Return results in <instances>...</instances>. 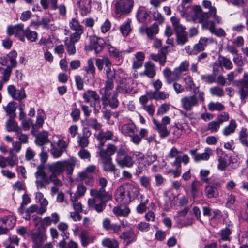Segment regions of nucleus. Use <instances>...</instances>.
<instances>
[{
	"mask_svg": "<svg viewBox=\"0 0 248 248\" xmlns=\"http://www.w3.org/2000/svg\"><path fill=\"white\" fill-rule=\"evenodd\" d=\"M59 246L60 248H78V245L77 243L73 241H70L67 243L64 238L59 243Z\"/></svg>",
	"mask_w": 248,
	"mask_h": 248,
	"instance_id": "nucleus-53",
	"label": "nucleus"
},
{
	"mask_svg": "<svg viewBox=\"0 0 248 248\" xmlns=\"http://www.w3.org/2000/svg\"><path fill=\"white\" fill-rule=\"evenodd\" d=\"M177 45H183L188 40V35L186 32L176 34Z\"/></svg>",
	"mask_w": 248,
	"mask_h": 248,
	"instance_id": "nucleus-57",
	"label": "nucleus"
},
{
	"mask_svg": "<svg viewBox=\"0 0 248 248\" xmlns=\"http://www.w3.org/2000/svg\"><path fill=\"white\" fill-rule=\"evenodd\" d=\"M7 91L9 94L16 100H21L26 97V94L23 88L17 89L14 85H11L8 86Z\"/></svg>",
	"mask_w": 248,
	"mask_h": 248,
	"instance_id": "nucleus-10",
	"label": "nucleus"
},
{
	"mask_svg": "<svg viewBox=\"0 0 248 248\" xmlns=\"http://www.w3.org/2000/svg\"><path fill=\"white\" fill-rule=\"evenodd\" d=\"M236 127V123L234 120H231L229 124L226 126L223 131V133L225 136L230 135L233 133Z\"/></svg>",
	"mask_w": 248,
	"mask_h": 248,
	"instance_id": "nucleus-46",
	"label": "nucleus"
},
{
	"mask_svg": "<svg viewBox=\"0 0 248 248\" xmlns=\"http://www.w3.org/2000/svg\"><path fill=\"white\" fill-rule=\"evenodd\" d=\"M89 40L92 46H112L109 39H104L95 35L90 36Z\"/></svg>",
	"mask_w": 248,
	"mask_h": 248,
	"instance_id": "nucleus-15",
	"label": "nucleus"
},
{
	"mask_svg": "<svg viewBox=\"0 0 248 248\" xmlns=\"http://www.w3.org/2000/svg\"><path fill=\"white\" fill-rule=\"evenodd\" d=\"M103 170L106 172H115L116 170L115 165L113 164L112 159L100 161Z\"/></svg>",
	"mask_w": 248,
	"mask_h": 248,
	"instance_id": "nucleus-33",
	"label": "nucleus"
},
{
	"mask_svg": "<svg viewBox=\"0 0 248 248\" xmlns=\"http://www.w3.org/2000/svg\"><path fill=\"white\" fill-rule=\"evenodd\" d=\"M116 162L117 164L121 168L124 167H131L133 166L134 161L130 156L125 155L124 157H118L116 158Z\"/></svg>",
	"mask_w": 248,
	"mask_h": 248,
	"instance_id": "nucleus-26",
	"label": "nucleus"
},
{
	"mask_svg": "<svg viewBox=\"0 0 248 248\" xmlns=\"http://www.w3.org/2000/svg\"><path fill=\"white\" fill-rule=\"evenodd\" d=\"M136 126L133 123L123 124L121 127V132L125 136H132L134 134Z\"/></svg>",
	"mask_w": 248,
	"mask_h": 248,
	"instance_id": "nucleus-28",
	"label": "nucleus"
},
{
	"mask_svg": "<svg viewBox=\"0 0 248 248\" xmlns=\"http://www.w3.org/2000/svg\"><path fill=\"white\" fill-rule=\"evenodd\" d=\"M96 148L97 149L96 154L99 157L100 161L112 159V155L116 152L117 150V147L111 143L108 144L106 148H104L103 143H98Z\"/></svg>",
	"mask_w": 248,
	"mask_h": 248,
	"instance_id": "nucleus-2",
	"label": "nucleus"
},
{
	"mask_svg": "<svg viewBox=\"0 0 248 248\" xmlns=\"http://www.w3.org/2000/svg\"><path fill=\"white\" fill-rule=\"evenodd\" d=\"M210 93L214 96L222 97L224 95V92L222 88L218 86H215L210 89Z\"/></svg>",
	"mask_w": 248,
	"mask_h": 248,
	"instance_id": "nucleus-59",
	"label": "nucleus"
},
{
	"mask_svg": "<svg viewBox=\"0 0 248 248\" xmlns=\"http://www.w3.org/2000/svg\"><path fill=\"white\" fill-rule=\"evenodd\" d=\"M231 233L232 230L229 227L221 229L218 233L220 236V238L218 239V242L221 243L222 241H230L231 240L230 235Z\"/></svg>",
	"mask_w": 248,
	"mask_h": 248,
	"instance_id": "nucleus-34",
	"label": "nucleus"
},
{
	"mask_svg": "<svg viewBox=\"0 0 248 248\" xmlns=\"http://www.w3.org/2000/svg\"><path fill=\"white\" fill-rule=\"evenodd\" d=\"M2 222L7 228L12 229L16 222V218L13 216H8L4 217L3 218L0 219V222Z\"/></svg>",
	"mask_w": 248,
	"mask_h": 248,
	"instance_id": "nucleus-30",
	"label": "nucleus"
},
{
	"mask_svg": "<svg viewBox=\"0 0 248 248\" xmlns=\"http://www.w3.org/2000/svg\"><path fill=\"white\" fill-rule=\"evenodd\" d=\"M145 32L149 38H152L154 34H157L159 32L158 24L156 22L153 23L150 27L145 29Z\"/></svg>",
	"mask_w": 248,
	"mask_h": 248,
	"instance_id": "nucleus-48",
	"label": "nucleus"
},
{
	"mask_svg": "<svg viewBox=\"0 0 248 248\" xmlns=\"http://www.w3.org/2000/svg\"><path fill=\"white\" fill-rule=\"evenodd\" d=\"M79 177L82 179L86 185H92L93 179L92 176H90L87 172H82L79 174Z\"/></svg>",
	"mask_w": 248,
	"mask_h": 248,
	"instance_id": "nucleus-55",
	"label": "nucleus"
},
{
	"mask_svg": "<svg viewBox=\"0 0 248 248\" xmlns=\"http://www.w3.org/2000/svg\"><path fill=\"white\" fill-rule=\"evenodd\" d=\"M202 184L200 181L197 180H194L191 183L190 186V195L193 200L196 198H201L203 195V193L200 189Z\"/></svg>",
	"mask_w": 248,
	"mask_h": 248,
	"instance_id": "nucleus-17",
	"label": "nucleus"
},
{
	"mask_svg": "<svg viewBox=\"0 0 248 248\" xmlns=\"http://www.w3.org/2000/svg\"><path fill=\"white\" fill-rule=\"evenodd\" d=\"M212 154V150L210 148H206L204 153L197 154L195 157V161L199 162L201 160H208Z\"/></svg>",
	"mask_w": 248,
	"mask_h": 248,
	"instance_id": "nucleus-36",
	"label": "nucleus"
},
{
	"mask_svg": "<svg viewBox=\"0 0 248 248\" xmlns=\"http://www.w3.org/2000/svg\"><path fill=\"white\" fill-rule=\"evenodd\" d=\"M131 23V20L128 18L126 22L124 23L120 26V31L124 36H127L131 31L130 27V24Z\"/></svg>",
	"mask_w": 248,
	"mask_h": 248,
	"instance_id": "nucleus-47",
	"label": "nucleus"
},
{
	"mask_svg": "<svg viewBox=\"0 0 248 248\" xmlns=\"http://www.w3.org/2000/svg\"><path fill=\"white\" fill-rule=\"evenodd\" d=\"M181 103L184 109L186 111H190L192 108L198 104V101L195 95L186 96L181 100Z\"/></svg>",
	"mask_w": 248,
	"mask_h": 248,
	"instance_id": "nucleus-11",
	"label": "nucleus"
},
{
	"mask_svg": "<svg viewBox=\"0 0 248 248\" xmlns=\"http://www.w3.org/2000/svg\"><path fill=\"white\" fill-rule=\"evenodd\" d=\"M145 70L143 72L140 73L141 76H146L149 78H153L156 75L155 67L151 62H147L145 65Z\"/></svg>",
	"mask_w": 248,
	"mask_h": 248,
	"instance_id": "nucleus-22",
	"label": "nucleus"
},
{
	"mask_svg": "<svg viewBox=\"0 0 248 248\" xmlns=\"http://www.w3.org/2000/svg\"><path fill=\"white\" fill-rule=\"evenodd\" d=\"M163 74L166 81L169 84L178 80L181 78V76L177 72V70L175 69L173 71H171L170 68H166L163 70Z\"/></svg>",
	"mask_w": 248,
	"mask_h": 248,
	"instance_id": "nucleus-14",
	"label": "nucleus"
},
{
	"mask_svg": "<svg viewBox=\"0 0 248 248\" xmlns=\"http://www.w3.org/2000/svg\"><path fill=\"white\" fill-rule=\"evenodd\" d=\"M201 78L205 83L212 84L216 81V77L212 74L202 75Z\"/></svg>",
	"mask_w": 248,
	"mask_h": 248,
	"instance_id": "nucleus-64",
	"label": "nucleus"
},
{
	"mask_svg": "<svg viewBox=\"0 0 248 248\" xmlns=\"http://www.w3.org/2000/svg\"><path fill=\"white\" fill-rule=\"evenodd\" d=\"M87 125L91 127L93 129L97 131L100 130L102 127L101 124L98 122L97 119L95 118H90L86 119Z\"/></svg>",
	"mask_w": 248,
	"mask_h": 248,
	"instance_id": "nucleus-44",
	"label": "nucleus"
},
{
	"mask_svg": "<svg viewBox=\"0 0 248 248\" xmlns=\"http://www.w3.org/2000/svg\"><path fill=\"white\" fill-rule=\"evenodd\" d=\"M58 0H41L40 3L44 10L49 8L52 10L57 9Z\"/></svg>",
	"mask_w": 248,
	"mask_h": 248,
	"instance_id": "nucleus-31",
	"label": "nucleus"
},
{
	"mask_svg": "<svg viewBox=\"0 0 248 248\" xmlns=\"http://www.w3.org/2000/svg\"><path fill=\"white\" fill-rule=\"evenodd\" d=\"M107 80L105 82V86L104 88L105 93H110V91L112 90L114 88V79L115 78L114 74L109 75L108 76Z\"/></svg>",
	"mask_w": 248,
	"mask_h": 248,
	"instance_id": "nucleus-38",
	"label": "nucleus"
},
{
	"mask_svg": "<svg viewBox=\"0 0 248 248\" xmlns=\"http://www.w3.org/2000/svg\"><path fill=\"white\" fill-rule=\"evenodd\" d=\"M59 175L60 174H56L52 173L49 176H47V179L48 181V183H46V182L43 183L44 188H45L46 185L49 184L51 182H53L56 186H62V182L57 177V176Z\"/></svg>",
	"mask_w": 248,
	"mask_h": 248,
	"instance_id": "nucleus-45",
	"label": "nucleus"
},
{
	"mask_svg": "<svg viewBox=\"0 0 248 248\" xmlns=\"http://www.w3.org/2000/svg\"><path fill=\"white\" fill-rule=\"evenodd\" d=\"M31 238L36 246H39L47 238L46 231L44 230V229L39 227L31 233Z\"/></svg>",
	"mask_w": 248,
	"mask_h": 248,
	"instance_id": "nucleus-12",
	"label": "nucleus"
},
{
	"mask_svg": "<svg viewBox=\"0 0 248 248\" xmlns=\"http://www.w3.org/2000/svg\"><path fill=\"white\" fill-rule=\"evenodd\" d=\"M34 220L35 222H41L40 226L39 227L42 229H44L45 231H46V227L50 225L51 222H52V219H51L50 217H46L42 220L41 217L35 216L34 218ZM35 226H37V223L35 222Z\"/></svg>",
	"mask_w": 248,
	"mask_h": 248,
	"instance_id": "nucleus-35",
	"label": "nucleus"
},
{
	"mask_svg": "<svg viewBox=\"0 0 248 248\" xmlns=\"http://www.w3.org/2000/svg\"><path fill=\"white\" fill-rule=\"evenodd\" d=\"M216 151L217 154L219 155L218 159L219 164L217 165V168L221 170H224L228 166V156L221 149H217Z\"/></svg>",
	"mask_w": 248,
	"mask_h": 248,
	"instance_id": "nucleus-20",
	"label": "nucleus"
},
{
	"mask_svg": "<svg viewBox=\"0 0 248 248\" xmlns=\"http://www.w3.org/2000/svg\"><path fill=\"white\" fill-rule=\"evenodd\" d=\"M96 138L99 141V143H103V144H105L107 140H113L115 141L118 140L117 138L114 136V132L108 130L105 132H104L102 130H100L98 134L96 135Z\"/></svg>",
	"mask_w": 248,
	"mask_h": 248,
	"instance_id": "nucleus-13",
	"label": "nucleus"
},
{
	"mask_svg": "<svg viewBox=\"0 0 248 248\" xmlns=\"http://www.w3.org/2000/svg\"><path fill=\"white\" fill-rule=\"evenodd\" d=\"M35 137L34 142L35 144L39 146H42V149L44 150V145L50 142L48 139V133L46 131H42L40 132L35 131L34 133H31Z\"/></svg>",
	"mask_w": 248,
	"mask_h": 248,
	"instance_id": "nucleus-8",
	"label": "nucleus"
},
{
	"mask_svg": "<svg viewBox=\"0 0 248 248\" xmlns=\"http://www.w3.org/2000/svg\"><path fill=\"white\" fill-rule=\"evenodd\" d=\"M208 108L212 111L214 110L221 111L224 109V106L220 103L211 102L208 104Z\"/></svg>",
	"mask_w": 248,
	"mask_h": 248,
	"instance_id": "nucleus-62",
	"label": "nucleus"
},
{
	"mask_svg": "<svg viewBox=\"0 0 248 248\" xmlns=\"http://www.w3.org/2000/svg\"><path fill=\"white\" fill-rule=\"evenodd\" d=\"M207 25V29H209L212 33H215L217 36L222 37L226 35L225 32L223 29H215V22L213 21L211 24Z\"/></svg>",
	"mask_w": 248,
	"mask_h": 248,
	"instance_id": "nucleus-41",
	"label": "nucleus"
},
{
	"mask_svg": "<svg viewBox=\"0 0 248 248\" xmlns=\"http://www.w3.org/2000/svg\"><path fill=\"white\" fill-rule=\"evenodd\" d=\"M65 148V146L64 142H63V145L61 147L54 148L51 152L53 157L58 158L60 157L63 153Z\"/></svg>",
	"mask_w": 248,
	"mask_h": 248,
	"instance_id": "nucleus-63",
	"label": "nucleus"
},
{
	"mask_svg": "<svg viewBox=\"0 0 248 248\" xmlns=\"http://www.w3.org/2000/svg\"><path fill=\"white\" fill-rule=\"evenodd\" d=\"M109 53L111 57L115 58L116 60H119L121 58H122L124 53L122 51H120L116 47H109Z\"/></svg>",
	"mask_w": 248,
	"mask_h": 248,
	"instance_id": "nucleus-54",
	"label": "nucleus"
},
{
	"mask_svg": "<svg viewBox=\"0 0 248 248\" xmlns=\"http://www.w3.org/2000/svg\"><path fill=\"white\" fill-rule=\"evenodd\" d=\"M205 194L208 198H217L218 192L216 187L208 186L205 188Z\"/></svg>",
	"mask_w": 248,
	"mask_h": 248,
	"instance_id": "nucleus-42",
	"label": "nucleus"
},
{
	"mask_svg": "<svg viewBox=\"0 0 248 248\" xmlns=\"http://www.w3.org/2000/svg\"><path fill=\"white\" fill-rule=\"evenodd\" d=\"M45 113L42 109H38L37 111V115L35 123L32 124L31 132L34 133L35 131H38L39 129L42 127L44 123Z\"/></svg>",
	"mask_w": 248,
	"mask_h": 248,
	"instance_id": "nucleus-23",
	"label": "nucleus"
},
{
	"mask_svg": "<svg viewBox=\"0 0 248 248\" xmlns=\"http://www.w3.org/2000/svg\"><path fill=\"white\" fill-rule=\"evenodd\" d=\"M24 38L26 37L28 40L34 42L37 38V33L36 31L26 30L24 31Z\"/></svg>",
	"mask_w": 248,
	"mask_h": 248,
	"instance_id": "nucleus-58",
	"label": "nucleus"
},
{
	"mask_svg": "<svg viewBox=\"0 0 248 248\" xmlns=\"http://www.w3.org/2000/svg\"><path fill=\"white\" fill-rule=\"evenodd\" d=\"M24 25L22 23L17 24L14 26H8L7 28L6 33L8 36L14 34L15 37L19 38L21 41H25Z\"/></svg>",
	"mask_w": 248,
	"mask_h": 248,
	"instance_id": "nucleus-7",
	"label": "nucleus"
},
{
	"mask_svg": "<svg viewBox=\"0 0 248 248\" xmlns=\"http://www.w3.org/2000/svg\"><path fill=\"white\" fill-rule=\"evenodd\" d=\"M45 166L44 164H40L37 167V171L34 175L36 178L35 184L37 189H42L44 188L43 183H48L47 179V174L45 172Z\"/></svg>",
	"mask_w": 248,
	"mask_h": 248,
	"instance_id": "nucleus-6",
	"label": "nucleus"
},
{
	"mask_svg": "<svg viewBox=\"0 0 248 248\" xmlns=\"http://www.w3.org/2000/svg\"><path fill=\"white\" fill-rule=\"evenodd\" d=\"M119 238L126 242V245H128L136 240V236L134 230L130 229L123 232L119 236Z\"/></svg>",
	"mask_w": 248,
	"mask_h": 248,
	"instance_id": "nucleus-24",
	"label": "nucleus"
},
{
	"mask_svg": "<svg viewBox=\"0 0 248 248\" xmlns=\"http://www.w3.org/2000/svg\"><path fill=\"white\" fill-rule=\"evenodd\" d=\"M47 167L49 171L53 173L60 174L63 171V161H57L53 163L48 164Z\"/></svg>",
	"mask_w": 248,
	"mask_h": 248,
	"instance_id": "nucleus-25",
	"label": "nucleus"
},
{
	"mask_svg": "<svg viewBox=\"0 0 248 248\" xmlns=\"http://www.w3.org/2000/svg\"><path fill=\"white\" fill-rule=\"evenodd\" d=\"M17 103L15 102H11L8 104L4 108L7 114L10 117H15L16 116V110L17 108Z\"/></svg>",
	"mask_w": 248,
	"mask_h": 248,
	"instance_id": "nucleus-40",
	"label": "nucleus"
},
{
	"mask_svg": "<svg viewBox=\"0 0 248 248\" xmlns=\"http://www.w3.org/2000/svg\"><path fill=\"white\" fill-rule=\"evenodd\" d=\"M136 17L138 20L141 23H146L147 21H150V15L143 7L139 8Z\"/></svg>",
	"mask_w": 248,
	"mask_h": 248,
	"instance_id": "nucleus-27",
	"label": "nucleus"
},
{
	"mask_svg": "<svg viewBox=\"0 0 248 248\" xmlns=\"http://www.w3.org/2000/svg\"><path fill=\"white\" fill-rule=\"evenodd\" d=\"M90 195L93 197V198L98 199L100 201L106 203L112 199V195L106 192L105 189H91Z\"/></svg>",
	"mask_w": 248,
	"mask_h": 248,
	"instance_id": "nucleus-9",
	"label": "nucleus"
},
{
	"mask_svg": "<svg viewBox=\"0 0 248 248\" xmlns=\"http://www.w3.org/2000/svg\"><path fill=\"white\" fill-rule=\"evenodd\" d=\"M248 133L247 132V129L242 128L239 134V139L242 144L246 147L248 146Z\"/></svg>",
	"mask_w": 248,
	"mask_h": 248,
	"instance_id": "nucleus-50",
	"label": "nucleus"
},
{
	"mask_svg": "<svg viewBox=\"0 0 248 248\" xmlns=\"http://www.w3.org/2000/svg\"><path fill=\"white\" fill-rule=\"evenodd\" d=\"M69 24L70 28L75 32H84L83 26L80 24L79 21L77 18L75 17L72 18L70 21Z\"/></svg>",
	"mask_w": 248,
	"mask_h": 248,
	"instance_id": "nucleus-32",
	"label": "nucleus"
},
{
	"mask_svg": "<svg viewBox=\"0 0 248 248\" xmlns=\"http://www.w3.org/2000/svg\"><path fill=\"white\" fill-rule=\"evenodd\" d=\"M15 117H10L6 122V129L8 132L13 131L16 132H19L21 128L18 126L17 123L14 119Z\"/></svg>",
	"mask_w": 248,
	"mask_h": 248,
	"instance_id": "nucleus-29",
	"label": "nucleus"
},
{
	"mask_svg": "<svg viewBox=\"0 0 248 248\" xmlns=\"http://www.w3.org/2000/svg\"><path fill=\"white\" fill-rule=\"evenodd\" d=\"M83 33V32H75L72 33L70 35L69 44L66 43L65 45L67 46H74V44L79 40L81 38V35Z\"/></svg>",
	"mask_w": 248,
	"mask_h": 248,
	"instance_id": "nucleus-49",
	"label": "nucleus"
},
{
	"mask_svg": "<svg viewBox=\"0 0 248 248\" xmlns=\"http://www.w3.org/2000/svg\"><path fill=\"white\" fill-rule=\"evenodd\" d=\"M170 118L168 116L162 118L161 122L155 119H153V123L155 126V129L158 132L159 137L164 139L168 137L170 134V131L167 128V125L170 123Z\"/></svg>",
	"mask_w": 248,
	"mask_h": 248,
	"instance_id": "nucleus-3",
	"label": "nucleus"
},
{
	"mask_svg": "<svg viewBox=\"0 0 248 248\" xmlns=\"http://www.w3.org/2000/svg\"><path fill=\"white\" fill-rule=\"evenodd\" d=\"M210 16V13L208 12H202L194 14L193 20L195 22L202 23L204 28H207V24H211L213 21H208Z\"/></svg>",
	"mask_w": 248,
	"mask_h": 248,
	"instance_id": "nucleus-19",
	"label": "nucleus"
},
{
	"mask_svg": "<svg viewBox=\"0 0 248 248\" xmlns=\"http://www.w3.org/2000/svg\"><path fill=\"white\" fill-rule=\"evenodd\" d=\"M63 171L66 170L68 175L72 174L75 165L74 163L69 161H63Z\"/></svg>",
	"mask_w": 248,
	"mask_h": 248,
	"instance_id": "nucleus-56",
	"label": "nucleus"
},
{
	"mask_svg": "<svg viewBox=\"0 0 248 248\" xmlns=\"http://www.w3.org/2000/svg\"><path fill=\"white\" fill-rule=\"evenodd\" d=\"M83 135L82 136L78 135V138L79 139L78 143L79 146L81 148H84L87 147L89 143V138L91 135L90 131L86 127H84L82 129Z\"/></svg>",
	"mask_w": 248,
	"mask_h": 248,
	"instance_id": "nucleus-21",
	"label": "nucleus"
},
{
	"mask_svg": "<svg viewBox=\"0 0 248 248\" xmlns=\"http://www.w3.org/2000/svg\"><path fill=\"white\" fill-rule=\"evenodd\" d=\"M133 5V0H117L115 4V13L119 16L128 14Z\"/></svg>",
	"mask_w": 248,
	"mask_h": 248,
	"instance_id": "nucleus-4",
	"label": "nucleus"
},
{
	"mask_svg": "<svg viewBox=\"0 0 248 248\" xmlns=\"http://www.w3.org/2000/svg\"><path fill=\"white\" fill-rule=\"evenodd\" d=\"M83 98L85 102L90 103L91 107L96 108L97 107L101 108L100 98L95 91L88 90L83 94Z\"/></svg>",
	"mask_w": 248,
	"mask_h": 248,
	"instance_id": "nucleus-5",
	"label": "nucleus"
},
{
	"mask_svg": "<svg viewBox=\"0 0 248 248\" xmlns=\"http://www.w3.org/2000/svg\"><path fill=\"white\" fill-rule=\"evenodd\" d=\"M106 202L101 201L97 202L96 198L89 199L88 201V205L91 210H95L98 213H101L106 207Z\"/></svg>",
	"mask_w": 248,
	"mask_h": 248,
	"instance_id": "nucleus-18",
	"label": "nucleus"
},
{
	"mask_svg": "<svg viewBox=\"0 0 248 248\" xmlns=\"http://www.w3.org/2000/svg\"><path fill=\"white\" fill-rule=\"evenodd\" d=\"M77 5L79 6L80 15L82 16H87L91 12L90 8H88L84 4H81V1L79 0L77 3Z\"/></svg>",
	"mask_w": 248,
	"mask_h": 248,
	"instance_id": "nucleus-61",
	"label": "nucleus"
},
{
	"mask_svg": "<svg viewBox=\"0 0 248 248\" xmlns=\"http://www.w3.org/2000/svg\"><path fill=\"white\" fill-rule=\"evenodd\" d=\"M102 244L108 248H119V243L114 239L106 238L102 240Z\"/></svg>",
	"mask_w": 248,
	"mask_h": 248,
	"instance_id": "nucleus-39",
	"label": "nucleus"
},
{
	"mask_svg": "<svg viewBox=\"0 0 248 248\" xmlns=\"http://www.w3.org/2000/svg\"><path fill=\"white\" fill-rule=\"evenodd\" d=\"M184 81L185 82L186 89L193 92L196 88H198V87H196L192 80V78L190 76H186L184 78Z\"/></svg>",
	"mask_w": 248,
	"mask_h": 248,
	"instance_id": "nucleus-51",
	"label": "nucleus"
},
{
	"mask_svg": "<svg viewBox=\"0 0 248 248\" xmlns=\"http://www.w3.org/2000/svg\"><path fill=\"white\" fill-rule=\"evenodd\" d=\"M168 47H161L157 54L151 53L150 58L156 62H159L160 65H164L166 62V55L168 53Z\"/></svg>",
	"mask_w": 248,
	"mask_h": 248,
	"instance_id": "nucleus-16",
	"label": "nucleus"
},
{
	"mask_svg": "<svg viewBox=\"0 0 248 248\" xmlns=\"http://www.w3.org/2000/svg\"><path fill=\"white\" fill-rule=\"evenodd\" d=\"M138 188L131 183H124L117 188L115 199L121 204H127L138 196Z\"/></svg>",
	"mask_w": 248,
	"mask_h": 248,
	"instance_id": "nucleus-1",
	"label": "nucleus"
},
{
	"mask_svg": "<svg viewBox=\"0 0 248 248\" xmlns=\"http://www.w3.org/2000/svg\"><path fill=\"white\" fill-rule=\"evenodd\" d=\"M79 236L81 239V244L84 247L93 241V240L90 237L88 232L86 231H82L79 233Z\"/></svg>",
	"mask_w": 248,
	"mask_h": 248,
	"instance_id": "nucleus-43",
	"label": "nucleus"
},
{
	"mask_svg": "<svg viewBox=\"0 0 248 248\" xmlns=\"http://www.w3.org/2000/svg\"><path fill=\"white\" fill-rule=\"evenodd\" d=\"M171 21L176 34L185 32L184 30L186 28L180 24L179 20L178 18L175 17H172Z\"/></svg>",
	"mask_w": 248,
	"mask_h": 248,
	"instance_id": "nucleus-37",
	"label": "nucleus"
},
{
	"mask_svg": "<svg viewBox=\"0 0 248 248\" xmlns=\"http://www.w3.org/2000/svg\"><path fill=\"white\" fill-rule=\"evenodd\" d=\"M214 43H215V42L213 39L203 37L200 39L199 44L195 45L194 46H199V45L202 46H203L213 45Z\"/></svg>",
	"mask_w": 248,
	"mask_h": 248,
	"instance_id": "nucleus-60",
	"label": "nucleus"
},
{
	"mask_svg": "<svg viewBox=\"0 0 248 248\" xmlns=\"http://www.w3.org/2000/svg\"><path fill=\"white\" fill-rule=\"evenodd\" d=\"M113 212L115 215L120 216L127 217L130 213V210L128 207L125 208L124 209H122L120 207L117 206L113 208Z\"/></svg>",
	"mask_w": 248,
	"mask_h": 248,
	"instance_id": "nucleus-52",
	"label": "nucleus"
}]
</instances>
